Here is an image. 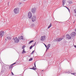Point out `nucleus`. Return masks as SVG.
Instances as JSON below:
<instances>
[{"instance_id":"obj_28","label":"nucleus","mask_w":76,"mask_h":76,"mask_svg":"<svg viewBox=\"0 0 76 76\" xmlns=\"http://www.w3.org/2000/svg\"><path fill=\"white\" fill-rule=\"evenodd\" d=\"M34 66L35 67V68H36V65L35 64V62L34 63Z\"/></svg>"},{"instance_id":"obj_40","label":"nucleus","mask_w":76,"mask_h":76,"mask_svg":"<svg viewBox=\"0 0 76 76\" xmlns=\"http://www.w3.org/2000/svg\"><path fill=\"white\" fill-rule=\"evenodd\" d=\"M75 23V22H73V23Z\"/></svg>"},{"instance_id":"obj_30","label":"nucleus","mask_w":76,"mask_h":76,"mask_svg":"<svg viewBox=\"0 0 76 76\" xmlns=\"http://www.w3.org/2000/svg\"><path fill=\"white\" fill-rule=\"evenodd\" d=\"M16 64V62H15L13 64H12V65L13 66V65H14V64Z\"/></svg>"},{"instance_id":"obj_20","label":"nucleus","mask_w":76,"mask_h":76,"mask_svg":"<svg viewBox=\"0 0 76 76\" xmlns=\"http://www.w3.org/2000/svg\"><path fill=\"white\" fill-rule=\"evenodd\" d=\"M66 7V9H68V10H69V12H70V10H69V8L66 7Z\"/></svg>"},{"instance_id":"obj_21","label":"nucleus","mask_w":76,"mask_h":76,"mask_svg":"<svg viewBox=\"0 0 76 76\" xmlns=\"http://www.w3.org/2000/svg\"><path fill=\"white\" fill-rule=\"evenodd\" d=\"M12 66H13V65H11V66H10V69H11L12 67Z\"/></svg>"},{"instance_id":"obj_26","label":"nucleus","mask_w":76,"mask_h":76,"mask_svg":"<svg viewBox=\"0 0 76 76\" xmlns=\"http://www.w3.org/2000/svg\"><path fill=\"white\" fill-rule=\"evenodd\" d=\"M26 53V51H24L22 52V54H24V53Z\"/></svg>"},{"instance_id":"obj_4","label":"nucleus","mask_w":76,"mask_h":76,"mask_svg":"<svg viewBox=\"0 0 76 76\" xmlns=\"http://www.w3.org/2000/svg\"><path fill=\"white\" fill-rule=\"evenodd\" d=\"M4 32L3 31H1L0 32V38H1L3 36V35H4Z\"/></svg>"},{"instance_id":"obj_44","label":"nucleus","mask_w":76,"mask_h":76,"mask_svg":"<svg viewBox=\"0 0 76 76\" xmlns=\"http://www.w3.org/2000/svg\"><path fill=\"white\" fill-rule=\"evenodd\" d=\"M24 1H25V0H23Z\"/></svg>"},{"instance_id":"obj_37","label":"nucleus","mask_w":76,"mask_h":76,"mask_svg":"<svg viewBox=\"0 0 76 76\" xmlns=\"http://www.w3.org/2000/svg\"><path fill=\"white\" fill-rule=\"evenodd\" d=\"M75 32H76V28H75Z\"/></svg>"},{"instance_id":"obj_6","label":"nucleus","mask_w":76,"mask_h":76,"mask_svg":"<svg viewBox=\"0 0 76 76\" xmlns=\"http://www.w3.org/2000/svg\"><path fill=\"white\" fill-rule=\"evenodd\" d=\"M31 20L32 22H34L36 20V16H33L31 18Z\"/></svg>"},{"instance_id":"obj_14","label":"nucleus","mask_w":76,"mask_h":76,"mask_svg":"<svg viewBox=\"0 0 76 76\" xmlns=\"http://www.w3.org/2000/svg\"><path fill=\"white\" fill-rule=\"evenodd\" d=\"M65 73H70V71H66L65 72Z\"/></svg>"},{"instance_id":"obj_29","label":"nucleus","mask_w":76,"mask_h":76,"mask_svg":"<svg viewBox=\"0 0 76 76\" xmlns=\"http://www.w3.org/2000/svg\"><path fill=\"white\" fill-rule=\"evenodd\" d=\"M35 45H36V42H35V43H34V44L33 45V47H34V46H35Z\"/></svg>"},{"instance_id":"obj_13","label":"nucleus","mask_w":76,"mask_h":76,"mask_svg":"<svg viewBox=\"0 0 76 76\" xmlns=\"http://www.w3.org/2000/svg\"><path fill=\"white\" fill-rule=\"evenodd\" d=\"M18 39H23V37L21 36L18 37Z\"/></svg>"},{"instance_id":"obj_42","label":"nucleus","mask_w":76,"mask_h":76,"mask_svg":"<svg viewBox=\"0 0 76 76\" xmlns=\"http://www.w3.org/2000/svg\"><path fill=\"white\" fill-rule=\"evenodd\" d=\"M43 70H42V72H43Z\"/></svg>"},{"instance_id":"obj_27","label":"nucleus","mask_w":76,"mask_h":76,"mask_svg":"<svg viewBox=\"0 0 76 76\" xmlns=\"http://www.w3.org/2000/svg\"><path fill=\"white\" fill-rule=\"evenodd\" d=\"M34 66L35 67V68H36V65L35 64V62L34 63Z\"/></svg>"},{"instance_id":"obj_31","label":"nucleus","mask_w":76,"mask_h":76,"mask_svg":"<svg viewBox=\"0 0 76 76\" xmlns=\"http://www.w3.org/2000/svg\"><path fill=\"white\" fill-rule=\"evenodd\" d=\"M44 45L45 46V47L46 48V49H47V45H45V44H44Z\"/></svg>"},{"instance_id":"obj_39","label":"nucleus","mask_w":76,"mask_h":76,"mask_svg":"<svg viewBox=\"0 0 76 76\" xmlns=\"http://www.w3.org/2000/svg\"><path fill=\"white\" fill-rule=\"evenodd\" d=\"M60 22V23H62V22Z\"/></svg>"},{"instance_id":"obj_35","label":"nucleus","mask_w":76,"mask_h":76,"mask_svg":"<svg viewBox=\"0 0 76 76\" xmlns=\"http://www.w3.org/2000/svg\"><path fill=\"white\" fill-rule=\"evenodd\" d=\"M11 73H12V74L13 75H14L13 74V73L12 72Z\"/></svg>"},{"instance_id":"obj_43","label":"nucleus","mask_w":76,"mask_h":76,"mask_svg":"<svg viewBox=\"0 0 76 76\" xmlns=\"http://www.w3.org/2000/svg\"><path fill=\"white\" fill-rule=\"evenodd\" d=\"M1 1V0H0V1Z\"/></svg>"},{"instance_id":"obj_38","label":"nucleus","mask_w":76,"mask_h":76,"mask_svg":"<svg viewBox=\"0 0 76 76\" xmlns=\"http://www.w3.org/2000/svg\"><path fill=\"white\" fill-rule=\"evenodd\" d=\"M30 69H32V68H30Z\"/></svg>"},{"instance_id":"obj_5","label":"nucleus","mask_w":76,"mask_h":76,"mask_svg":"<svg viewBox=\"0 0 76 76\" xmlns=\"http://www.w3.org/2000/svg\"><path fill=\"white\" fill-rule=\"evenodd\" d=\"M13 39L15 41V42L16 43H18L19 42V40L17 38Z\"/></svg>"},{"instance_id":"obj_11","label":"nucleus","mask_w":76,"mask_h":76,"mask_svg":"<svg viewBox=\"0 0 76 76\" xmlns=\"http://www.w3.org/2000/svg\"><path fill=\"white\" fill-rule=\"evenodd\" d=\"M50 46H51V45L50 44H49L47 46V48L46 50V51H47V50L48 49H49V48L50 47Z\"/></svg>"},{"instance_id":"obj_36","label":"nucleus","mask_w":76,"mask_h":76,"mask_svg":"<svg viewBox=\"0 0 76 76\" xmlns=\"http://www.w3.org/2000/svg\"><path fill=\"white\" fill-rule=\"evenodd\" d=\"M75 48H76V45H75Z\"/></svg>"},{"instance_id":"obj_23","label":"nucleus","mask_w":76,"mask_h":76,"mask_svg":"<svg viewBox=\"0 0 76 76\" xmlns=\"http://www.w3.org/2000/svg\"><path fill=\"white\" fill-rule=\"evenodd\" d=\"M25 47V46H23L22 47V49H24Z\"/></svg>"},{"instance_id":"obj_2","label":"nucleus","mask_w":76,"mask_h":76,"mask_svg":"<svg viewBox=\"0 0 76 76\" xmlns=\"http://www.w3.org/2000/svg\"><path fill=\"white\" fill-rule=\"evenodd\" d=\"M62 39H63V38H56V39L55 41H58L60 42L61 41Z\"/></svg>"},{"instance_id":"obj_32","label":"nucleus","mask_w":76,"mask_h":76,"mask_svg":"<svg viewBox=\"0 0 76 76\" xmlns=\"http://www.w3.org/2000/svg\"><path fill=\"white\" fill-rule=\"evenodd\" d=\"M74 12H75V13H76V9H75L74 10Z\"/></svg>"},{"instance_id":"obj_8","label":"nucleus","mask_w":76,"mask_h":76,"mask_svg":"<svg viewBox=\"0 0 76 76\" xmlns=\"http://www.w3.org/2000/svg\"><path fill=\"white\" fill-rule=\"evenodd\" d=\"M31 12L33 13H35L36 12V10L35 8H32L31 9Z\"/></svg>"},{"instance_id":"obj_22","label":"nucleus","mask_w":76,"mask_h":76,"mask_svg":"<svg viewBox=\"0 0 76 76\" xmlns=\"http://www.w3.org/2000/svg\"><path fill=\"white\" fill-rule=\"evenodd\" d=\"M34 52H35L34 50L31 53V54H34Z\"/></svg>"},{"instance_id":"obj_24","label":"nucleus","mask_w":76,"mask_h":76,"mask_svg":"<svg viewBox=\"0 0 76 76\" xmlns=\"http://www.w3.org/2000/svg\"><path fill=\"white\" fill-rule=\"evenodd\" d=\"M33 58H31L29 60V61H31V60H33Z\"/></svg>"},{"instance_id":"obj_12","label":"nucleus","mask_w":76,"mask_h":76,"mask_svg":"<svg viewBox=\"0 0 76 76\" xmlns=\"http://www.w3.org/2000/svg\"><path fill=\"white\" fill-rule=\"evenodd\" d=\"M66 3V0H62V5L64 6V4Z\"/></svg>"},{"instance_id":"obj_33","label":"nucleus","mask_w":76,"mask_h":76,"mask_svg":"<svg viewBox=\"0 0 76 76\" xmlns=\"http://www.w3.org/2000/svg\"><path fill=\"white\" fill-rule=\"evenodd\" d=\"M25 51V49H23V52Z\"/></svg>"},{"instance_id":"obj_9","label":"nucleus","mask_w":76,"mask_h":76,"mask_svg":"<svg viewBox=\"0 0 76 76\" xmlns=\"http://www.w3.org/2000/svg\"><path fill=\"white\" fill-rule=\"evenodd\" d=\"M66 38H67L68 39H70L72 38L71 37V36H70V35L69 34H67L66 35Z\"/></svg>"},{"instance_id":"obj_1","label":"nucleus","mask_w":76,"mask_h":76,"mask_svg":"<svg viewBox=\"0 0 76 76\" xmlns=\"http://www.w3.org/2000/svg\"><path fill=\"white\" fill-rule=\"evenodd\" d=\"M19 8H16L14 10V12L15 14H17V13H19Z\"/></svg>"},{"instance_id":"obj_45","label":"nucleus","mask_w":76,"mask_h":76,"mask_svg":"<svg viewBox=\"0 0 76 76\" xmlns=\"http://www.w3.org/2000/svg\"><path fill=\"white\" fill-rule=\"evenodd\" d=\"M5 40H6V39H5Z\"/></svg>"},{"instance_id":"obj_17","label":"nucleus","mask_w":76,"mask_h":76,"mask_svg":"<svg viewBox=\"0 0 76 76\" xmlns=\"http://www.w3.org/2000/svg\"><path fill=\"white\" fill-rule=\"evenodd\" d=\"M32 69L34 70H37V68H35V67L33 66V67L32 68Z\"/></svg>"},{"instance_id":"obj_34","label":"nucleus","mask_w":76,"mask_h":76,"mask_svg":"<svg viewBox=\"0 0 76 76\" xmlns=\"http://www.w3.org/2000/svg\"><path fill=\"white\" fill-rule=\"evenodd\" d=\"M75 73H72V75H75Z\"/></svg>"},{"instance_id":"obj_16","label":"nucleus","mask_w":76,"mask_h":76,"mask_svg":"<svg viewBox=\"0 0 76 76\" xmlns=\"http://www.w3.org/2000/svg\"><path fill=\"white\" fill-rule=\"evenodd\" d=\"M7 39H8V40H10V39H11V38L10 37H7Z\"/></svg>"},{"instance_id":"obj_10","label":"nucleus","mask_w":76,"mask_h":76,"mask_svg":"<svg viewBox=\"0 0 76 76\" xmlns=\"http://www.w3.org/2000/svg\"><path fill=\"white\" fill-rule=\"evenodd\" d=\"M76 35V33L75 32H73L71 34V37H74Z\"/></svg>"},{"instance_id":"obj_15","label":"nucleus","mask_w":76,"mask_h":76,"mask_svg":"<svg viewBox=\"0 0 76 76\" xmlns=\"http://www.w3.org/2000/svg\"><path fill=\"white\" fill-rule=\"evenodd\" d=\"M34 42V40H31V41H30V42H28V44H31V43H32V42Z\"/></svg>"},{"instance_id":"obj_7","label":"nucleus","mask_w":76,"mask_h":76,"mask_svg":"<svg viewBox=\"0 0 76 76\" xmlns=\"http://www.w3.org/2000/svg\"><path fill=\"white\" fill-rule=\"evenodd\" d=\"M40 39L41 41H44L45 39V36H44L41 37Z\"/></svg>"},{"instance_id":"obj_19","label":"nucleus","mask_w":76,"mask_h":76,"mask_svg":"<svg viewBox=\"0 0 76 76\" xmlns=\"http://www.w3.org/2000/svg\"><path fill=\"white\" fill-rule=\"evenodd\" d=\"M69 4H72V1H69Z\"/></svg>"},{"instance_id":"obj_41","label":"nucleus","mask_w":76,"mask_h":76,"mask_svg":"<svg viewBox=\"0 0 76 76\" xmlns=\"http://www.w3.org/2000/svg\"><path fill=\"white\" fill-rule=\"evenodd\" d=\"M2 68L3 67V66L2 65Z\"/></svg>"},{"instance_id":"obj_3","label":"nucleus","mask_w":76,"mask_h":76,"mask_svg":"<svg viewBox=\"0 0 76 76\" xmlns=\"http://www.w3.org/2000/svg\"><path fill=\"white\" fill-rule=\"evenodd\" d=\"M28 16L29 19H31V18H32V15L31 12H30L28 13Z\"/></svg>"},{"instance_id":"obj_25","label":"nucleus","mask_w":76,"mask_h":76,"mask_svg":"<svg viewBox=\"0 0 76 76\" xmlns=\"http://www.w3.org/2000/svg\"><path fill=\"white\" fill-rule=\"evenodd\" d=\"M32 47H33V46H31L30 47V49H32Z\"/></svg>"},{"instance_id":"obj_18","label":"nucleus","mask_w":76,"mask_h":76,"mask_svg":"<svg viewBox=\"0 0 76 76\" xmlns=\"http://www.w3.org/2000/svg\"><path fill=\"white\" fill-rule=\"evenodd\" d=\"M51 26H52V25H51V23H50V25L48 27V29L50 28Z\"/></svg>"}]
</instances>
